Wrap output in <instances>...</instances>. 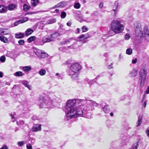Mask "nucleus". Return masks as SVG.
I'll return each mask as SVG.
<instances>
[{
	"mask_svg": "<svg viewBox=\"0 0 149 149\" xmlns=\"http://www.w3.org/2000/svg\"><path fill=\"white\" fill-rule=\"evenodd\" d=\"M80 4L79 3H75L74 5V7L76 9H79L80 7Z\"/></svg>",
	"mask_w": 149,
	"mask_h": 149,
	"instance_id": "obj_37",
	"label": "nucleus"
},
{
	"mask_svg": "<svg viewBox=\"0 0 149 149\" xmlns=\"http://www.w3.org/2000/svg\"><path fill=\"white\" fill-rule=\"evenodd\" d=\"M39 0H31V3L34 7L37 6Z\"/></svg>",
	"mask_w": 149,
	"mask_h": 149,
	"instance_id": "obj_24",
	"label": "nucleus"
},
{
	"mask_svg": "<svg viewBox=\"0 0 149 149\" xmlns=\"http://www.w3.org/2000/svg\"><path fill=\"white\" fill-rule=\"evenodd\" d=\"M20 23H22V22L20 20V19L19 20L17 21H16L14 23V25L15 26L19 24Z\"/></svg>",
	"mask_w": 149,
	"mask_h": 149,
	"instance_id": "obj_42",
	"label": "nucleus"
},
{
	"mask_svg": "<svg viewBox=\"0 0 149 149\" xmlns=\"http://www.w3.org/2000/svg\"><path fill=\"white\" fill-rule=\"evenodd\" d=\"M110 115L111 116H113V113L111 112L110 113Z\"/></svg>",
	"mask_w": 149,
	"mask_h": 149,
	"instance_id": "obj_63",
	"label": "nucleus"
},
{
	"mask_svg": "<svg viewBox=\"0 0 149 149\" xmlns=\"http://www.w3.org/2000/svg\"><path fill=\"white\" fill-rule=\"evenodd\" d=\"M73 40L72 39H69L64 40L61 42V44L63 45L67 44L68 43H72Z\"/></svg>",
	"mask_w": 149,
	"mask_h": 149,
	"instance_id": "obj_16",
	"label": "nucleus"
},
{
	"mask_svg": "<svg viewBox=\"0 0 149 149\" xmlns=\"http://www.w3.org/2000/svg\"><path fill=\"white\" fill-rule=\"evenodd\" d=\"M83 102H86L88 104L86 106H84L83 108V110L85 112L86 111H88L90 110H92L93 106H95L97 107L99 104L95 102V101L93 100L87 101L86 100H82Z\"/></svg>",
	"mask_w": 149,
	"mask_h": 149,
	"instance_id": "obj_4",
	"label": "nucleus"
},
{
	"mask_svg": "<svg viewBox=\"0 0 149 149\" xmlns=\"http://www.w3.org/2000/svg\"><path fill=\"white\" fill-rule=\"evenodd\" d=\"M103 111L106 114L108 113L110 111L109 106L108 105L106 104L102 108Z\"/></svg>",
	"mask_w": 149,
	"mask_h": 149,
	"instance_id": "obj_12",
	"label": "nucleus"
},
{
	"mask_svg": "<svg viewBox=\"0 0 149 149\" xmlns=\"http://www.w3.org/2000/svg\"><path fill=\"white\" fill-rule=\"evenodd\" d=\"M66 13L65 12L63 11L61 13V18H64L66 16Z\"/></svg>",
	"mask_w": 149,
	"mask_h": 149,
	"instance_id": "obj_36",
	"label": "nucleus"
},
{
	"mask_svg": "<svg viewBox=\"0 0 149 149\" xmlns=\"http://www.w3.org/2000/svg\"><path fill=\"white\" fill-rule=\"evenodd\" d=\"M18 43L20 45H23L24 43V41L23 40H20L18 41Z\"/></svg>",
	"mask_w": 149,
	"mask_h": 149,
	"instance_id": "obj_38",
	"label": "nucleus"
},
{
	"mask_svg": "<svg viewBox=\"0 0 149 149\" xmlns=\"http://www.w3.org/2000/svg\"><path fill=\"white\" fill-rule=\"evenodd\" d=\"M56 21V19H55L53 18L48 20L47 22V24H52L55 23Z\"/></svg>",
	"mask_w": 149,
	"mask_h": 149,
	"instance_id": "obj_26",
	"label": "nucleus"
},
{
	"mask_svg": "<svg viewBox=\"0 0 149 149\" xmlns=\"http://www.w3.org/2000/svg\"><path fill=\"white\" fill-rule=\"evenodd\" d=\"M4 31H3V29L0 28V35H1L2 34H3L4 35L7 34V33L4 34Z\"/></svg>",
	"mask_w": 149,
	"mask_h": 149,
	"instance_id": "obj_46",
	"label": "nucleus"
},
{
	"mask_svg": "<svg viewBox=\"0 0 149 149\" xmlns=\"http://www.w3.org/2000/svg\"><path fill=\"white\" fill-rule=\"evenodd\" d=\"M130 74L131 76L135 77L137 74V71L136 70L134 69L130 72Z\"/></svg>",
	"mask_w": 149,
	"mask_h": 149,
	"instance_id": "obj_23",
	"label": "nucleus"
},
{
	"mask_svg": "<svg viewBox=\"0 0 149 149\" xmlns=\"http://www.w3.org/2000/svg\"><path fill=\"white\" fill-rule=\"evenodd\" d=\"M123 58V56H121V54H120L119 56V58L120 59H121L122 58Z\"/></svg>",
	"mask_w": 149,
	"mask_h": 149,
	"instance_id": "obj_61",
	"label": "nucleus"
},
{
	"mask_svg": "<svg viewBox=\"0 0 149 149\" xmlns=\"http://www.w3.org/2000/svg\"><path fill=\"white\" fill-rule=\"evenodd\" d=\"M145 72V71L144 69H142L140 70V72L139 81L141 83V86L144 84L146 78Z\"/></svg>",
	"mask_w": 149,
	"mask_h": 149,
	"instance_id": "obj_6",
	"label": "nucleus"
},
{
	"mask_svg": "<svg viewBox=\"0 0 149 149\" xmlns=\"http://www.w3.org/2000/svg\"><path fill=\"white\" fill-rule=\"evenodd\" d=\"M108 55V54L107 53H105L104 54V56H106Z\"/></svg>",
	"mask_w": 149,
	"mask_h": 149,
	"instance_id": "obj_64",
	"label": "nucleus"
},
{
	"mask_svg": "<svg viewBox=\"0 0 149 149\" xmlns=\"http://www.w3.org/2000/svg\"><path fill=\"white\" fill-rule=\"evenodd\" d=\"M66 5V3L65 2H61L55 5L54 7L50 8V9L54 8L57 7L63 8Z\"/></svg>",
	"mask_w": 149,
	"mask_h": 149,
	"instance_id": "obj_13",
	"label": "nucleus"
},
{
	"mask_svg": "<svg viewBox=\"0 0 149 149\" xmlns=\"http://www.w3.org/2000/svg\"><path fill=\"white\" fill-rule=\"evenodd\" d=\"M125 39L126 40H128L130 38V36L127 33L125 35Z\"/></svg>",
	"mask_w": 149,
	"mask_h": 149,
	"instance_id": "obj_41",
	"label": "nucleus"
},
{
	"mask_svg": "<svg viewBox=\"0 0 149 149\" xmlns=\"http://www.w3.org/2000/svg\"><path fill=\"white\" fill-rule=\"evenodd\" d=\"M137 62V59L136 58L134 60H132V63L133 64L136 63Z\"/></svg>",
	"mask_w": 149,
	"mask_h": 149,
	"instance_id": "obj_51",
	"label": "nucleus"
},
{
	"mask_svg": "<svg viewBox=\"0 0 149 149\" xmlns=\"http://www.w3.org/2000/svg\"><path fill=\"white\" fill-rule=\"evenodd\" d=\"M27 149H32V147L30 144L26 145Z\"/></svg>",
	"mask_w": 149,
	"mask_h": 149,
	"instance_id": "obj_47",
	"label": "nucleus"
},
{
	"mask_svg": "<svg viewBox=\"0 0 149 149\" xmlns=\"http://www.w3.org/2000/svg\"><path fill=\"white\" fill-rule=\"evenodd\" d=\"M39 102L41 103L39 106L40 108L51 107L50 105L52 104L51 100L49 98L44 99L43 97H40Z\"/></svg>",
	"mask_w": 149,
	"mask_h": 149,
	"instance_id": "obj_3",
	"label": "nucleus"
},
{
	"mask_svg": "<svg viewBox=\"0 0 149 149\" xmlns=\"http://www.w3.org/2000/svg\"><path fill=\"white\" fill-rule=\"evenodd\" d=\"M7 11V8L2 6H0V13H4Z\"/></svg>",
	"mask_w": 149,
	"mask_h": 149,
	"instance_id": "obj_17",
	"label": "nucleus"
},
{
	"mask_svg": "<svg viewBox=\"0 0 149 149\" xmlns=\"http://www.w3.org/2000/svg\"><path fill=\"white\" fill-rule=\"evenodd\" d=\"M6 60V57L4 56H1L0 58V60L2 63L4 62Z\"/></svg>",
	"mask_w": 149,
	"mask_h": 149,
	"instance_id": "obj_39",
	"label": "nucleus"
},
{
	"mask_svg": "<svg viewBox=\"0 0 149 149\" xmlns=\"http://www.w3.org/2000/svg\"><path fill=\"white\" fill-rule=\"evenodd\" d=\"M0 40L4 43L7 42L8 41L7 38L3 36H0Z\"/></svg>",
	"mask_w": 149,
	"mask_h": 149,
	"instance_id": "obj_27",
	"label": "nucleus"
},
{
	"mask_svg": "<svg viewBox=\"0 0 149 149\" xmlns=\"http://www.w3.org/2000/svg\"><path fill=\"white\" fill-rule=\"evenodd\" d=\"M28 18L27 17H24L22 19H21L20 20L22 22V23H23L24 22L28 20Z\"/></svg>",
	"mask_w": 149,
	"mask_h": 149,
	"instance_id": "obj_40",
	"label": "nucleus"
},
{
	"mask_svg": "<svg viewBox=\"0 0 149 149\" xmlns=\"http://www.w3.org/2000/svg\"><path fill=\"white\" fill-rule=\"evenodd\" d=\"M10 115L12 118L14 119V120H13L12 121L13 122H14L16 120V118L15 117H14L12 113L10 114Z\"/></svg>",
	"mask_w": 149,
	"mask_h": 149,
	"instance_id": "obj_48",
	"label": "nucleus"
},
{
	"mask_svg": "<svg viewBox=\"0 0 149 149\" xmlns=\"http://www.w3.org/2000/svg\"><path fill=\"white\" fill-rule=\"evenodd\" d=\"M84 106L81 105V103L79 102L78 100L77 101L75 99L68 100L65 106L67 119L76 118L85 114L82 107Z\"/></svg>",
	"mask_w": 149,
	"mask_h": 149,
	"instance_id": "obj_1",
	"label": "nucleus"
},
{
	"mask_svg": "<svg viewBox=\"0 0 149 149\" xmlns=\"http://www.w3.org/2000/svg\"><path fill=\"white\" fill-rule=\"evenodd\" d=\"M41 125L40 124H36L33 127L32 131L33 132H37L41 130Z\"/></svg>",
	"mask_w": 149,
	"mask_h": 149,
	"instance_id": "obj_11",
	"label": "nucleus"
},
{
	"mask_svg": "<svg viewBox=\"0 0 149 149\" xmlns=\"http://www.w3.org/2000/svg\"><path fill=\"white\" fill-rule=\"evenodd\" d=\"M60 34L58 32H55L50 35V38H51L52 39L56 38Z\"/></svg>",
	"mask_w": 149,
	"mask_h": 149,
	"instance_id": "obj_18",
	"label": "nucleus"
},
{
	"mask_svg": "<svg viewBox=\"0 0 149 149\" xmlns=\"http://www.w3.org/2000/svg\"><path fill=\"white\" fill-rule=\"evenodd\" d=\"M146 133L148 136L149 137V130L147 129L146 131Z\"/></svg>",
	"mask_w": 149,
	"mask_h": 149,
	"instance_id": "obj_52",
	"label": "nucleus"
},
{
	"mask_svg": "<svg viewBox=\"0 0 149 149\" xmlns=\"http://www.w3.org/2000/svg\"><path fill=\"white\" fill-rule=\"evenodd\" d=\"M142 116L141 117H139L138 118V120L137 122V127L141 125V124L142 123Z\"/></svg>",
	"mask_w": 149,
	"mask_h": 149,
	"instance_id": "obj_29",
	"label": "nucleus"
},
{
	"mask_svg": "<svg viewBox=\"0 0 149 149\" xmlns=\"http://www.w3.org/2000/svg\"><path fill=\"white\" fill-rule=\"evenodd\" d=\"M23 8L24 10L26 11L29 10L30 8L31 7L25 4L23 5Z\"/></svg>",
	"mask_w": 149,
	"mask_h": 149,
	"instance_id": "obj_31",
	"label": "nucleus"
},
{
	"mask_svg": "<svg viewBox=\"0 0 149 149\" xmlns=\"http://www.w3.org/2000/svg\"><path fill=\"white\" fill-rule=\"evenodd\" d=\"M0 149H7V148L6 146H4L3 147L0 148Z\"/></svg>",
	"mask_w": 149,
	"mask_h": 149,
	"instance_id": "obj_55",
	"label": "nucleus"
},
{
	"mask_svg": "<svg viewBox=\"0 0 149 149\" xmlns=\"http://www.w3.org/2000/svg\"><path fill=\"white\" fill-rule=\"evenodd\" d=\"M89 37V36L87 34H86L85 35L83 34L81 36H80L78 37V38L80 39H85L86 38H88Z\"/></svg>",
	"mask_w": 149,
	"mask_h": 149,
	"instance_id": "obj_30",
	"label": "nucleus"
},
{
	"mask_svg": "<svg viewBox=\"0 0 149 149\" xmlns=\"http://www.w3.org/2000/svg\"><path fill=\"white\" fill-rule=\"evenodd\" d=\"M18 144L19 146H21L24 144V142L22 141H19L18 142Z\"/></svg>",
	"mask_w": 149,
	"mask_h": 149,
	"instance_id": "obj_44",
	"label": "nucleus"
},
{
	"mask_svg": "<svg viewBox=\"0 0 149 149\" xmlns=\"http://www.w3.org/2000/svg\"><path fill=\"white\" fill-rule=\"evenodd\" d=\"M146 92L147 94H148L149 93V86H148V88H147L146 90Z\"/></svg>",
	"mask_w": 149,
	"mask_h": 149,
	"instance_id": "obj_57",
	"label": "nucleus"
},
{
	"mask_svg": "<svg viewBox=\"0 0 149 149\" xmlns=\"http://www.w3.org/2000/svg\"><path fill=\"white\" fill-rule=\"evenodd\" d=\"M31 67L30 66H27L22 67V70L25 72H28L31 70Z\"/></svg>",
	"mask_w": 149,
	"mask_h": 149,
	"instance_id": "obj_21",
	"label": "nucleus"
},
{
	"mask_svg": "<svg viewBox=\"0 0 149 149\" xmlns=\"http://www.w3.org/2000/svg\"><path fill=\"white\" fill-rule=\"evenodd\" d=\"M81 66L78 63H73L71 66L70 70L69 71H71L75 72H77L81 69Z\"/></svg>",
	"mask_w": 149,
	"mask_h": 149,
	"instance_id": "obj_7",
	"label": "nucleus"
},
{
	"mask_svg": "<svg viewBox=\"0 0 149 149\" xmlns=\"http://www.w3.org/2000/svg\"><path fill=\"white\" fill-rule=\"evenodd\" d=\"M33 31L31 29H27L26 31L25 34L26 36H28L32 34L33 32Z\"/></svg>",
	"mask_w": 149,
	"mask_h": 149,
	"instance_id": "obj_19",
	"label": "nucleus"
},
{
	"mask_svg": "<svg viewBox=\"0 0 149 149\" xmlns=\"http://www.w3.org/2000/svg\"><path fill=\"white\" fill-rule=\"evenodd\" d=\"M34 52L40 58H44L48 56L47 54L39 49H34Z\"/></svg>",
	"mask_w": 149,
	"mask_h": 149,
	"instance_id": "obj_5",
	"label": "nucleus"
},
{
	"mask_svg": "<svg viewBox=\"0 0 149 149\" xmlns=\"http://www.w3.org/2000/svg\"><path fill=\"white\" fill-rule=\"evenodd\" d=\"M9 54H10V52H7V53L6 54V56H10L9 55Z\"/></svg>",
	"mask_w": 149,
	"mask_h": 149,
	"instance_id": "obj_60",
	"label": "nucleus"
},
{
	"mask_svg": "<svg viewBox=\"0 0 149 149\" xmlns=\"http://www.w3.org/2000/svg\"><path fill=\"white\" fill-rule=\"evenodd\" d=\"M103 3L101 2L99 4V7L100 8H101L103 6Z\"/></svg>",
	"mask_w": 149,
	"mask_h": 149,
	"instance_id": "obj_53",
	"label": "nucleus"
},
{
	"mask_svg": "<svg viewBox=\"0 0 149 149\" xmlns=\"http://www.w3.org/2000/svg\"><path fill=\"white\" fill-rule=\"evenodd\" d=\"M115 6L113 7V10L115 11H117L118 6V3L117 1H116L114 3Z\"/></svg>",
	"mask_w": 149,
	"mask_h": 149,
	"instance_id": "obj_32",
	"label": "nucleus"
},
{
	"mask_svg": "<svg viewBox=\"0 0 149 149\" xmlns=\"http://www.w3.org/2000/svg\"><path fill=\"white\" fill-rule=\"evenodd\" d=\"M46 73V71L44 69H41L38 72V73L41 76L44 75Z\"/></svg>",
	"mask_w": 149,
	"mask_h": 149,
	"instance_id": "obj_25",
	"label": "nucleus"
},
{
	"mask_svg": "<svg viewBox=\"0 0 149 149\" xmlns=\"http://www.w3.org/2000/svg\"><path fill=\"white\" fill-rule=\"evenodd\" d=\"M22 83L23 85L26 87L28 88L29 90H31L32 88L31 86L29 84V82L28 81L25 80H24L22 81Z\"/></svg>",
	"mask_w": 149,
	"mask_h": 149,
	"instance_id": "obj_14",
	"label": "nucleus"
},
{
	"mask_svg": "<svg viewBox=\"0 0 149 149\" xmlns=\"http://www.w3.org/2000/svg\"><path fill=\"white\" fill-rule=\"evenodd\" d=\"M146 103L145 102L143 103V106H144V107H146Z\"/></svg>",
	"mask_w": 149,
	"mask_h": 149,
	"instance_id": "obj_59",
	"label": "nucleus"
},
{
	"mask_svg": "<svg viewBox=\"0 0 149 149\" xmlns=\"http://www.w3.org/2000/svg\"><path fill=\"white\" fill-rule=\"evenodd\" d=\"M82 29L83 32H86L88 30L87 28L85 26H83L82 28Z\"/></svg>",
	"mask_w": 149,
	"mask_h": 149,
	"instance_id": "obj_43",
	"label": "nucleus"
},
{
	"mask_svg": "<svg viewBox=\"0 0 149 149\" xmlns=\"http://www.w3.org/2000/svg\"><path fill=\"white\" fill-rule=\"evenodd\" d=\"M24 74L22 72L18 71L15 72L14 74V75L16 77H19L22 76Z\"/></svg>",
	"mask_w": 149,
	"mask_h": 149,
	"instance_id": "obj_28",
	"label": "nucleus"
},
{
	"mask_svg": "<svg viewBox=\"0 0 149 149\" xmlns=\"http://www.w3.org/2000/svg\"><path fill=\"white\" fill-rule=\"evenodd\" d=\"M77 33H78L79 32L80 29H79V28H77Z\"/></svg>",
	"mask_w": 149,
	"mask_h": 149,
	"instance_id": "obj_62",
	"label": "nucleus"
},
{
	"mask_svg": "<svg viewBox=\"0 0 149 149\" xmlns=\"http://www.w3.org/2000/svg\"><path fill=\"white\" fill-rule=\"evenodd\" d=\"M113 64L112 63H111V65H108L107 67L109 69L112 68H113Z\"/></svg>",
	"mask_w": 149,
	"mask_h": 149,
	"instance_id": "obj_49",
	"label": "nucleus"
},
{
	"mask_svg": "<svg viewBox=\"0 0 149 149\" xmlns=\"http://www.w3.org/2000/svg\"><path fill=\"white\" fill-rule=\"evenodd\" d=\"M132 50L131 48H128L127 49L126 51V53L129 55H130L132 54Z\"/></svg>",
	"mask_w": 149,
	"mask_h": 149,
	"instance_id": "obj_34",
	"label": "nucleus"
},
{
	"mask_svg": "<svg viewBox=\"0 0 149 149\" xmlns=\"http://www.w3.org/2000/svg\"><path fill=\"white\" fill-rule=\"evenodd\" d=\"M35 39L36 37L35 36H31L28 39L27 41L29 43H30L32 41L34 40Z\"/></svg>",
	"mask_w": 149,
	"mask_h": 149,
	"instance_id": "obj_33",
	"label": "nucleus"
},
{
	"mask_svg": "<svg viewBox=\"0 0 149 149\" xmlns=\"http://www.w3.org/2000/svg\"><path fill=\"white\" fill-rule=\"evenodd\" d=\"M72 24V23L71 22L69 21L67 22V25L68 26H71Z\"/></svg>",
	"mask_w": 149,
	"mask_h": 149,
	"instance_id": "obj_50",
	"label": "nucleus"
},
{
	"mask_svg": "<svg viewBox=\"0 0 149 149\" xmlns=\"http://www.w3.org/2000/svg\"><path fill=\"white\" fill-rule=\"evenodd\" d=\"M142 34V36L145 37L146 39L149 41V30L146 26L144 28Z\"/></svg>",
	"mask_w": 149,
	"mask_h": 149,
	"instance_id": "obj_9",
	"label": "nucleus"
},
{
	"mask_svg": "<svg viewBox=\"0 0 149 149\" xmlns=\"http://www.w3.org/2000/svg\"><path fill=\"white\" fill-rule=\"evenodd\" d=\"M17 124L19 126H22L24 124V122L23 120H20L17 122Z\"/></svg>",
	"mask_w": 149,
	"mask_h": 149,
	"instance_id": "obj_35",
	"label": "nucleus"
},
{
	"mask_svg": "<svg viewBox=\"0 0 149 149\" xmlns=\"http://www.w3.org/2000/svg\"><path fill=\"white\" fill-rule=\"evenodd\" d=\"M15 35L16 38H23L24 34L21 33H16Z\"/></svg>",
	"mask_w": 149,
	"mask_h": 149,
	"instance_id": "obj_22",
	"label": "nucleus"
},
{
	"mask_svg": "<svg viewBox=\"0 0 149 149\" xmlns=\"http://www.w3.org/2000/svg\"><path fill=\"white\" fill-rule=\"evenodd\" d=\"M59 12V10L57 9L55 10L54 13H57Z\"/></svg>",
	"mask_w": 149,
	"mask_h": 149,
	"instance_id": "obj_58",
	"label": "nucleus"
},
{
	"mask_svg": "<svg viewBox=\"0 0 149 149\" xmlns=\"http://www.w3.org/2000/svg\"><path fill=\"white\" fill-rule=\"evenodd\" d=\"M97 14H98V12L97 11H95L93 13V15L95 16L97 15Z\"/></svg>",
	"mask_w": 149,
	"mask_h": 149,
	"instance_id": "obj_54",
	"label": "nucleus"
},
{
	"mask_svg": "<svg viewBox=\"0 0 149 149\" xmlns=\"http://www.w3.org/2000/svg\"><path fill=\"white\" fill-rule=\"evenodd\" d=\"M137 144H135L134 145H133L132 146V148L131 149H137Z\"/></svg>",
	"mask_w": 149,
	"mask_h": 149,
	"instance_id": "obj_45",
	"label": "nucleus"
},
{
	"mask_svg": "<svg viewBox=\"0 0 149 149\" xmlns=\"http://www.w3.org/2000/svg\"><path fill=\"white\" fill-rule=\"evenodd\" d=\"M123 22L121 19H116L113 20L111 23V30L116 33L122 32L124 29V25L121 24Z\"/></svg>",
	"mask_w": 149,
	"mask_h": 149,
	"instance_id": "obj_2",
	"label": "nucleus"
},
{
	"mask_svg": "<svg viewBox=\"0 0 149 149\" xmlns=\"http://www.w3.org/2000/svg\"><path fill=\"white\" fill-rule=\"evenodd\" d=\"M7 8L9 10H14L16 8L15 6L13 4H10L7 6Z\"/></svg>",
	"mask_w": 149,
	"mask_h": 149,
	"instance_id": "obj_20",
	"label": "nucleus"
},
{
	"mask_svg": "<svg viewBox=\"0 0 149 149\" xmlns=\"http://www.w3.org/2000/svg\"><path fill=\"white\" fill-rule=\"evenodd\" d=\"M143 32L141 25L139 24L136 27L135 33L136 36L140 37H142L143 35Z\"/></svg>",
	"mask_w": 149,
	"mask_h": 149,
	"instance_id": "obj_8",
	"label": "nucleus"
},
{
	"mask_svg": "<svg viewBox=\"0 0 149 149\" xmlns=\"http://www.w3.org/2000/svg\"><path fill=\"white\" fill-rule=\"evenodd\" d=\"M68 75H70L71 78L75 80L77 79L78 74L77 72H75L71 71H68Z\"/></svg>",
	"mask_w": 149,
	"mask_h": 149,
	"instance_id": "obj_10",
	"label": "nucleus"
},
{
	"mask_svg": "<svg viewBox=\"0 0 149 149\" xmlns=\"http://www.w3.org/2000/svg\"><path fill=\"white\" fill-rule=\"evenodd\" d=\"M3 76V73L2 72H0V77H2Z\"/></svg>",
	"mask_w": 149,
	"mask_h": 149,
	"instance_id": "obj_56",
	"label": "nucleus"
},
{
	"mask_svg": "<svg viewBox=\"0 0 149 149\" xmlns=\"http://www.w3.org/2000/svg\"><path fill=\"white\" fill-rule=\"evenodd\" d=\"M53 40V39L50 38V36L49 38H47L45 37H43L42 39V41L44 43L50 42L52 41Z\"/></svg>",
	"mask_w": 149,
	"mask_h": 149,
	"instance_id": "obj_15",
	"label": "nucleus"
}]
</instances>
